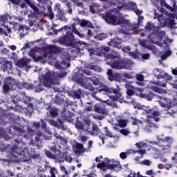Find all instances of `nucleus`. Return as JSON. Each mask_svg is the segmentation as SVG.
I'll return each instance as SVG.
<instances>
[{"mask_svg":"<svg viewBox=\"0 0 177 177\" xmlns=\"http://www.w3.org/2000/svg\"><path fill=\"white\" fill-rule=\"evenodd\" d=\"M110 51V48L108 46H103L100 48H95L89 50L90 55H95L96 56H104L106 59H111V62H107L106 64L110 65L113 68L117 70L125 69L128 71L133 70L134 62L128 59H120V55L117 53H113L106 55V53Z\"/></svg>","mask_w":177,"mask_h":177,"instance_id":"1","label":"nucleus"},{"mask_svg":"<svg viewBox=\"0 0 177 177\" xmlns=\"http://www.w3.org/2000/svg\"><path fill=\"white\" fill-rule=\"evenodd\" d=\"M145 29V34H152L148 36L149 40L152 41L154 44L165 48V50L161 54V59L162 60H166L168 57L172 55V52L167 44L168 43H171L172 40L165 37V32L159 31V26H156L154 24L148 22Z\"/></svg>","mask_w":177,"mask_h":177,"instance_id":"2","label":"nucleus"},{"mask_svg":"<svg viewBox=\"0 0 177 177\" xmlns=\"http://www.w3.org/2000/svg\"><path fill=\"white\" fill-rule=\"evenodd\" d=\"M102 91L109 95V97L111 98L113 102H119L121 104L124 102V97L122 96V94L117 88H108V86H103L102 87H101V88L96 90L94 94H93L91 92L90 93L93 97L95 98L96 100L106 103V104L109 106L117 108V104L113 102H111L110 100L102 101L101 99L95 96V93L100 94ZM111 93H113L115 95H110V94Z\"/></svg>","mask_w":177,"mask_h":177,"instance_id":"3","label":"nucleus"},{"mask_svg":"<svg viewBox=\"0 0 177 177\" xmlns=\"http://www.w3.org/2000/svg\"><path fill=\"white\" fill-rule=\"evenodd\" d=\"M102 18L105 19L106 23L113 26L121 25L123 27L130 26L129 21L124 19L122 14L113 15L111 12H107L103 15Z\"/></svg>","mask_w":177,"mask_h":177,"instance_id":"4","label":"nucleus"},{"mask_svg":"<svg viewBox=\"0 0 177 177\" xmlns=\"http://www.w3.org/2000/svg\"><path fill=\"white\" fill-rule=\"evenodd\" d=\"M165 16H167L169 19H177V16H175L174 14L164 12L157 17L158 21L160 23V27H165L167 26V27L171 29L177 28V23L173 19L168 20V18H166Z\"/></svg>","mask_w":177,"mask_h":177,"instance_id":"5","label":"nucleus"},{"mask_svg":"<svg viewBox=\"0 0 177 177\" xmlns=\"http://www.w3.org/2000/svg\"><path fill=\"white\" fill-rule=\"evenodd\" d=\"M116 3L122 4L121 6H118V8L120 10H122V8H124L126 10H133L134 12L138 16V24H141V21H143L144 17L143 16H140L141 14H142V10H139L137 9L136 3L134 2H129L128 3H124V0H115ZM124 3V4H122Z\"/></svg>","mask_w":177,"mask_h":177,"instance_id":"6","label":"nucleus"},{"mask_svg":"<svg viewBox=\"0 0 177 177\" xmlns=\"http://www.w3.org/2000/svg\"><path fill=\"white\" fill-rule=\"evenodd\" d=\"M147 115V126L151 128L158 129V127L153 124V121L158 122L160 121V113L156 109H149L145 111Z\"/></svg>","mask_w":177,"mask_h":177,"instance_id":"7","label":"nucleus"},{"mask_svg":"<svg viewBox=\"0 0 177 177\" xmlns=\"http://www.w3.org/2000/svg\"><path fill=\"white\" fill-rule=\"evenodd\" d=\"M47 49H41L38 47L32 48L29 53V55L33 59L35 62H41L45 63V58L47 57Z\"/></svg>","mask_w":177,"mask_h":177,"instance_id":"8","label":"nucleus"},{"mask_svg":"<svg viewBox=\"0 0 177 177\" xmlns=\"http://www.w3.org/2000/svg\"><path fill=\"white\" fill-rule=\"evenodd\" d=\"M160 100L158 101L161 107L164 108L165 110L167 111L166 114H169V115H173L174 113H176V111L174 109L176 106V103L174 101H171L169 98H162L160 97Z\"/></svg>","mask_w":177,"mask_h":177,"instance_id":"9","label":"nucleus"},{"mask_svg":"<svg viewBox=\"0 0 177 177\" xmlns=\"http://www.w3.org/2000/svg\"><path fill=\"white\" fill-rule=\"evenodd\" d=\"M105 162H101L97 165V167L101 170L113 169L116 171L117 168H120V162L113 159H109L108 158H104Z\"/></svg>","mask_w":177,"mask_h":177,"instance_id":"10","label":"nucleus"},{"mask_svg":"<svg viewBox=\"0 0 177 177\" xmlns=\"http://www.w3.org/2000/svg\"><path fill=\"white\" fill-rule=\"evenodd\" d=\"M40 82L43 84V86L50 88L52 85H56L58 84L57 81H55L54 75L50 72H48L45 75L39 76Z\"/></svg>","mask_w":177,"mask_h":177,"instance_id":"11","label":"nucleus"},{"mask_svg":"<svg viewBox=\"0 0 177 177\" xmlns=\"http://www.w3.org/2000/svg\"><path fill=\"white\" fill-rule=\"evenodd\" d=\"M154 6L156 7L158 10H160V6L165 7L169 9L171 12H176L177 10V6L175 1H173V7H170L165 1L162 0H151Z\"/></svg>","mask_w":177,"mask_h":177,"instance_id":"12","label":"nucleus"},{"mask_svg":"<svg viewBox=\"0 0 177 177\" xmlns=\"http://www.w3.org/2000/svg\"><path fill=\"white\" fill-rule=\"evenodd\" d=\"M15 85V80H12L11 77H8L6 80V82L4 86H3V91L5 93L9 92L10 90L13 88V86Z\"/></svg>","mask_w":177,"mask_h":177,"instance_id":"13","label":"nucleus"},{"mask_svg":"<svg viewBox=\"0 0 177 177\" xmlns=\"http://www.w3.org/2000/svg\"><path fill=\"white\" fill-rule=\"evenodd\" d=\"M86 75H88V73L83 71H79L77 73V76L79 78V83L82 86H86V82L88 81V79L86 77Z\"/></svg>","mask_w":177,"mask_h":177,"instance_id":"14","label":"nucleus"},{"mask_svg":"<svg viewBox=\"0 0 177 177\" xmlns=\"http://www.w3.org/2000/svg\"><path fill=\"white\" fill-rule=\"evenodd\" d=\"M30 59L28 58L24 57L21 59H19L17 61L16 66H18L19 68H28V64L30 63Z\"/></svg>","mask_w":177,"mask_h":177,"instance_id":"15","label":"nucleus"},{"mask_svg":"<svg viewBox=\"0 0 177 177\" xmlns=\"http://www.w3.org/2000/svg\"><path fill=\"white\" fill-rule=\"evenodd\" d=\"M149 42L148 41L142 40L140 42V45L145 48L150 49L154 53L158 52L157 48H156V46H150Z\"/></svg>","mask_w":177,"mask_h":177,"instance_id":"16","label":"nucleus"},{"mask_svg":"<svg viewBox=\"0 0 177 177\" xmlns=\"http://www.w3.org/2000/svg\"><path fill=\"white\" fill-rule=\"evenodd\" d=\"M121 43H122V40L120 39L115 38L114 39H111V41L108 42V46L120 49L121 48V46H120Z\"/></svg>","mask_w":177,"mask_h":177,"instance_id":"17","label":"nucleus"},{"mask_svg":"<svg viewBox=\"0 0 177 177\" xmlns=\"http://www.w3.org/2000/svg\"><path fill=\"white\" fill-rule=\"evenodd\" d=\"M75 154L80 156L85 152V149L82 144L76 143L74 149Z\"/></svg>","mask_w":177,"mask_h":177,"instance_id":"18","label":"nucleus"},{"mask_svg":"<svg viewBox=\"0 0 177 177\" xmlns=\"http://www.w3.org/2000/svg\"><path fill=\"white\" fill-rule=\"evenodd\" d=\"M29 30V27L21 25L18 28V32L21 38H22L24 35L28 34V31Z\"/></svg>","mask_w":177,"mask_h":177,"instance_id":"19","label":"nucleus"},{"mask_svg":"<svg viewBox=\"0 0 177 177\" xmlns=\"http://www.w3.org/2000/svg\"><path fill=\"white\" fill-rule=\"evenodd\" d=\"M46 155L49 158L58 159L60 158L62 153L59 150L55 151V155L52 154L49 151H46Z\"/></svg>","mask_w":177,"mask_h":177,"instance_id":"20","label":"nucleus"},{"mask_svg":"<svg viewBox=\"0 0 177 177\" xmlns=\"http://www.w3.org/2000/svg\"><path fill=\"white\" fill-rule=\"evenodd\" d=\"M94 109H95V112H97L100 114H102L104 115H109V111L105 109H101L99 105H95Z\"/></svg>","mask_w":177,"mask_h":177,"instance_id":"21","label":"nucleus"},{"mask_svg":"<svg viewBox=\"0 0 177 177\" xmlns=\"http://www.w3.org/2000/svg\"><path fill=\"white\" fill-rule=\"evenodd\" d=\"M12 19V17H11L10 15L6 14L1 16V21L4 23H9L10 24H12L10 21Z\"/></svg>","mask_w":177,"mask_h":177,"instance_id":"22","label":"nucleus"},{"mask_svg":"<svg viewBox=\"0 0 177 177\" xmlns=\"http://www.w3.org/2000/svg\"><path fill=\"white\" fill-rule=\"evenodd\" d=\"M136 153V151H135L133 149H129L127 151H126V152H122L120 154V156L122 159H125L127 158V156L129 154H135Z\"/></svg>","mask_w":177,"mask_h":177,"instance_id":"23","label":"nucleus"},{"mask_svg":"<svg viewBox=\"0 0 177 177\" xmlns=\"http://www.w3.org/2000/svg\"><path fill=\"white\" fill-rule=\"evenodd\" d=\"M164 71H162L161 69L155 68L153 71V73H155V77L158 79H164L165 78V74L161 75L160 73H162ZM157 73H160L159 74H157Z\"/></svg>","mask_w":177,"mask_h":177,"instance_id":"24","label":"nucleus"},{"mask_svg":"<svg viewBox=\"0 0 177 177\" xmlns=\"http://www.w3.org/2000/svg\"><path fill=\"white\" fill-rule=\"evenodd\" d=\"M158 140H159L160 142H165L166 144L168 143H172L173 142V139L171 138L170 137H167V138H162L160 136L158 137Z\"/></svg>","mask_w":177,"mask_h":177,"instance_id":"25","label":"nucleus"},{"mask_svg":"<svg viewBox=\"0 0 177 177\" xmlns=\"http://www.w3.org/2000/svg\"><path fill=\"white\" fill-rule=\"evenodd\" d=\"M138 96L141 98H145L147 101H151L153 98L152 94L146 95L145 93H140L138 94Z\"/></svg>","mask_w":177,"mask_h":177,"instance_id":"26","label":"nucleus"},{"mask_svg":"<svg viewBox=\"0 0 177 177\" xmlns=\"http://www.w3.org/2000/svg\"><path fill=\"white\" fill-rule=\"evenodd\" d=\"M149 88H151L153 91L158 93H163V94H167V91L166 90H164L162 88H160L157 86H149Z\"/></svg>","mask_w":177,"mask_h":177,"instance_id":"27","label":"nucleus"},{"mask_svg":"<svg viewBox=\"0 0 177 177\" xmlns=\"http://www.w3.org/2000/svg\"><path fill=\"white\" fill-rule=\"evenodd\" d=\"M137 91L138 92H142L143 91V88H129L127 89V95L128 96H131L134 94V92Z\"/></svg>","mask_w":177,"mask_h":177,"instance_id":"28","label":"nucleus"},{"mask_svg":"<svg viewBox=\"0 0 177 177\" xmlns=\"http://www.w3.org/2000/svg\"><path fill=\"white\" fill-rule=\"evenodd\" d=\"M90 11L92 12V13H97V12H100V6L97 4H95L93 5V6H91L90 8Z\"/></svg>","mask_w":177,"mask_h":177,"instance_id":"29","label":"nucleus"},{"mask_svg":"<svg viewBox=\"0 0 177 177\" xmlns=\"http://www.w3.org/2000/svg\"><path fill=\"white\" fill-rule=\"evenodd\" d=\"M154 84L158 86L166 87L167 82L166 80H163L162 81L159 80L158 82H155Z\"/></svg>","mask_w":177,"mask_h":177,"instance_id":"30","label":"nucleus"},{"mask_svg":"<svg viewBox=\"0 0 177 177\" xmlns=\"http://www.w3.org/2000/svg\"><path fill=\"white\" fill-rule=\"evenodd\" d=\"M12 66L10 62H7L6 64H5L4 66H3V69H4V71H8L12 70Z\"/></svg>","mask_w":177,"mask_h":177,"instance_id":"31","label":"nucleus"},{"mask_svg":"<svg viewBox=\"0 0 177 177\" xmlns=\"http://www.w3.org/2000/svg\"><path fill=\"white\" fill-rule=\"evenodd\" d=\"M131 122L133 125L139 126L140 124H142V122L140 120L134 118H131Z\"/></svg>","mask_w":177,"mask_h":177,"instance_id":"32","label":"nucleus"},{"mask_svg":"<svg viewBox=\"0 0 177 177\" xmlns=\"http://www.w3.org/2000/svg\"><path fill=\"white\" fill-rule=\"evenodd\" d=\"M49 51L53 53H57L59 51V48L55 46H49Z\"/></svg>","mask_w":177,"mask_h":177,"instance_id":"33","label":"nucleus"},{"mask_svg":"<svg viewBox=\"0 0 177 177\" xmlns=\"http://www.w3.org/2000/svg\"><path fill=\"white\" fill-rule=\"evenodd\" d=\"M127 177H145L140 175V172L138 171L137 174L135 171H131Z\"/></svg>","mask_w":177,"mask_h":177,"instance_id":"34","label":"nucleus"},{"mask_svg":"<svg viewBox=\"0 0 177 177\" xmlns=\"http://www.w3.org/2000/svg\"><path fill=\"white\" fill-rule=\"evenodd\" d=\"M127 123H128V120H120L119 121V126L121 128H124V127H127Z\"/></svg>","mask_w":177,"mask_h":177,"instance_id":"35","label":"nucleus"},{"mask_svg":"<svg viewBox=\"0 0 177 177\" xmlns=\"http://www.w3.org/2000/svg\"><path fill=\"white\" fill-rule=\"evenodd\" d=\"M136 146L138 148H144L146 147L147 145L144 141H140L139 142L136 143Z\"/></svg>","mask_w":177,"mask_h":177,"instance_id":"36","label":"nucleus"},{"mask_svg":"<svg viewBox=\"0 0 177 177\" xmlns=\"http://www.w3.org/2000/svg\"><path fill=\"white\" fill-rule=\"evenodd\" d=\"M107 37V35L104 33L99 34L97 37H95V38L98 39L100 41H102L104 39Z\"/></svg>","mask_w":177,"mask_h":177,"instance_id":"37","label":"nucleus"},{"mask_svg":"<svg viewBox=\"0 0 177 177\" xmlns=\"http://www.w3.org/2000/svg\"><path fill=\"white\" fill-rule=\"evenodd\" d=\"M99 129L97 127V126H94L92 127V131H91V136H95L97 133V131Z\"/></svg>","mask_w":177,"mask_h":177,"instance_id":"38","label":"nucleus"},{"mask_svg":"<svg viewBox=\"0 0 177 177\" xmlns=\"http://www.w3.org/2000/svg\"><path fill=\"white\" fill-rule=\"evenodd\" d=\"M91 81L93 82V84L95 86L100 84V80L96 78L95 77H91Z\"/></svg>","mask_w":177,"mask_h":177,"instance_id":"39","label":"nucleus"},{"mask_svg":"<svg viewBox=\"0 0 177 177\" xmlns=\"http://www.w3.org/2000/svg\"><path fill=\"white\" fill-rule=\"evenodd\" d=\"M75 126L77 129H84V126L80 121H76Z\"/></svg>","mask_w":177,"mask_h":177,"instance_id":"40","label":"nucleus"},{"mask_svg":"<svg viewBox=\"0 0 177 177\" xmlns=\"http://www.w3.org/2000/svg\"><path fill=\"white\" fill-rule=\"evenodd\" d=\"M50 115H51V117H57V115H58V111L56 110V109L51 110L50 111Z\"/></svg>","mask_w":177,"mask_h":177,"instance_id":"41","label":"nucleus"},{"mask_svg":"<svg viewBox=\"0 0 177 177\" xmlns=\"http://www.w3.org/2000/svg\"><path fill=\"white\" fill-rule=\"evenodd\" d=\"M72 30L74 34L77 35L80 38L84 37V35L80 34V32L75 27L73 28Z\"/></svg>","mask_w":177,"mask_h":177,"instance_id":"42","label":"nucleus"},{"mask_svg":"<svg viewBox=\"0 0 177 177\" xmlns=\"http://www.w3.org/2000/svg\"><path fill=\"white\" fill-rule=\"evenodd\" d=\"M161 150L166 152V151H168L170 150V148H171V146L170 145H163V146H161Z\"/></svg>","mask_w":177,"mask_h":177,"instance_id":"43","label":"nucleus"},{"mask_svg":"<svg viewBox=\"0 0 177 177\" xmlns=\"http://www.w3.org/2000/svg\"><path fill=\"white\" fill-rule=\"evenodd\" d=\"M59 168H60L61 171L65 174V175H66V176L68 175V171L66 169V167H64V165H60Z\"/></svg>","mask_w":177,"mask_h":177,"instance_id":"44","label":"nucleus"},{"mask_svg":"<svg viewBox=\"0 0 177 177\" xmlns=\"http://www.w3.org/2000/svg\"><path fill=\"white\" fill-rule=\"evenodd\" d=\"M120 133L124 136H128L130 133V131L127 129H122L120 130Z\"/></svg>","mask_w":177,"mask_h":177,"instance_id":"45","label":"nucleus"},{"mask_svg":"<svg viewBox=\"0 0 177 177\" xmlns=\"http://www.w3.org/2000/svg\"><path fill=\"white\" fill-rule=\"evenodd\" d=\"M29 5H30V8L33 10V14L37 13L38 10H37V8L35 6V5L32 4L31 3H30Z\"/></svg>","mask_w":177,"mask_h":177,"instance_id":"46","label":"nucleus"},{"mask_svg":"<svg viewBox=\"0 0 177 177\" xmlns=\"http://www.w3.org/2000/svg\"><path fill=\"white\" fill-rule=\"evenodd\" d=\"M151 161L150 160H145L142 162H141V164L147 165V166H150L151 165Z\"/></svg>","mask_w":177,"mask_h":177,"instance_id":"47","label":"nucleus"},{"mask_svg":"<svg viewBox=\"0 0 177 177\" xmlns=\"http://www.w3.org/2000/svg\"><path fill=\"white\" fill-rule=\"evenodd\" d=\"M90 70H94V71H97V72H101L102 71V68L100 66H91Z\"/></svg>","mask_w":177,"mask_h":177,"instance_id":"48","label":"nucleus"},{"mask_svg":"<svg viewBox=\"0 0 177 177\" xmlns=\"http://www.w3.org/2000/svg\"><path fill=\"white\" fill-rule=\"evenodd\" d=\"M136 78L138 81L143 82L145 80V76L143 75L139 74L136 75Z\"/></svg>","mask_w":177,"mask_h":177,"instance_id":"49","label":"nucleus"},{"mask_svg":"<svg viewBox=\"0 0 177 177\" xmlns=\"http://www.w3.org/2000/svg\"><path fill=\"white\" fill-rule=\"evenodd\" d=\"M124 86L126 87V88L127 89H134L136 88L135 87H133L130 82H127L125 83Z\"/></svg>","mask_w":177,"mask_h":177,"instance_id":"50","label":"nucleus"},{"mask_svg":"<svg viewBox=\"0 0 177 177\" xmlns=\"http://www.w3.org/2000/svg\"><path fill=\"white\" fill-rule=\"evenodd\" d=\"M50 174H58V171L55 167H50Z\"/></svg>","mask_w":177,"mask_h":177,"instance_id":"51","label":"nucleus"},{"mask_svg":"<svg viewBox=\"0 0 177 177\" xmlns=\"http://www.w3.org/2000/svg\"><path fill=\"white\" fill-rule=\"evenodd\" d=\"M165 77L166 80H173V77L170 75H168L167 73H164Z\"/></svg>","mask_w":177,"mask_h":177,"instance_id":"52","label":"nucleus"},{"mask_svg":"<svg viewBox=\"0 0 177 177\" xmlns=\"http://www.w3.org/2000/svg\"><path fill=\"white\" fill-rule=\"evenodd\" d=\"M87 24H88V22L85 20H82L80 22V25L81 26V27H86V26H87Z\"/></svg>","mask_w":177,"mask_h":177,"instance_id":"53","label":"nucleus"},{"mask_svg":"<svg viewBox=\"0 0 177 177\" xmlns=\"http://www.w3.org/2000/svg\"><path fill=\"white\" fill-rule=\"evenodd\" d=\"M106 136H108V137H109V138H115V136H113V135L112 134V133H111V131H108V130H106Z\"/></svg>","mask_w":177,"mask_h":177,"instance_id":"54","label":"nucleus"},{"mask_svg":"<svg viewBox=\"0 0 177 177\" xmlns=\"http://www.w3.org/2000/svg\"><path fill=\"white\" fill-rule=\"evenodd\" d=\"M136 153H139L140 155L143 156L144 154H146L145 149H140V151H134Z\"/></svg>","mask_w":177,"mask_h":177,"instance_id":"55","label":"nucleus"},{"mask_svg":"<svg viewBox=\"0 0 177 177\" xmlns=\"http://www.w3.org/2000/svg\"><path fill=\"white\" fill-rule=\"evenodd\" d=\"M131 50V48L129 46H124L123 48H122V51L124 52V53H129Z\"/></svg>","mask_w":177,"mask_h":177,"instance_id":"56","label":"nucleus"},{"mask_svg":"<svg viewBox=\"0 0 177 177\" xmlns=\"http://www.w3.org/2000/svg\"><path fill=\"white\" fill-rule=\"evenodd\" d=\"M129 56L132 57L133 59L138 58V55L133 52L129 53Z\"/></svg>","mask_w":177,"mask_h":177,"instance_id":"57","label":"nucleus"},{"mask_svg":"<svg viewBox=\"0 0 177 177\" xmlns=\"http://www.w3.org/2000/svg\"><path fill=\"white\" fill-rule=\"evenodd\" d=\"M49 124H50V125L54 126V127L57 126V122H56L54 121L53 120H49Z\"/></svg>","mask_w":177,"mask_h":177,"instance_id":"58","label":"nucleus"},{"mask_svg":"<svg viewBox=\"0 0 177 177\" xmlns=\"http://www.w3.org/2000/svg\"><path fill=\"white\" fill-rule=\"evenodd\" d=\"M123 76L125 77V78H128V79H132L133 78V75H129L128 73H124L123 74Z\"/></svg>","mask_w":177,"mask_h":177,"instance_id":"59","label":"nucleus"},{"mask_svg":"<svg viewBox=\"0 0 177 177\" xmlns=\"http://www.w3.org/2000/svg\"><path fill=\"white\" fill-rule=\"evenodd\" d=\"M134 109H142L143 107L140 104H136L133 106Z\"/></svg>","mask_w":177,"mask_h":177,"instance_id":"60","label":"nucleus"},{"mask_svg":"<svg viewBox=\"0 0 177 177\" xmlns=\"http://www.w3.org/2000/svg\"><path fill=\"white\" fill-rule=\"evenodd\" d=\"M150 55L149 53H147V54H143L142 55V58L144 59H148L149 58Z\"/></svg>","mask_w":177,"mask_h":177,"instance_id":"61","label":"nucleus"},{"mask_svg":"<svg viewBox=\"0 0 177 177\" xmlns=\"http://www.w3.org/2000/svg\"><path fill=\"white\" fill-rule=\"evenodd\" d=\"M9 1H10L12 3H15L16 5H19V0H8Z\"/></svg>","mask_w":177,"mask_h":177,"instance_id":"62","label":"nucleus"},{"mask_svg":"<svg viewBox=\"0 0 177 177\" xmlns=\"http://www.w3.org/2000/svg\"><path fill=\"white\" fill-rule=\"evenodd\" d=\"M108 78L109 80L113 81L114 80H115V76H114L113 75H108Z\"/></svg>","mask_w":177,"mask_h":177,"instance_id":"63","label":"nucleus"},{"mask_svg":"<svg viewBox=\"0 0 177 177\" xmlns=\"http://www.w3.org/2000/svg\"><path fill=\"white\" fill-rule=\"evenodd\" d=\"M93 118H94L95 119L99 120H102L103 118H104L102 116H100V115H95Z\"/></svg>","mask_w":177,"mask_h":177,"instance_id":"64","label":"nucleus"}]
</instances>
